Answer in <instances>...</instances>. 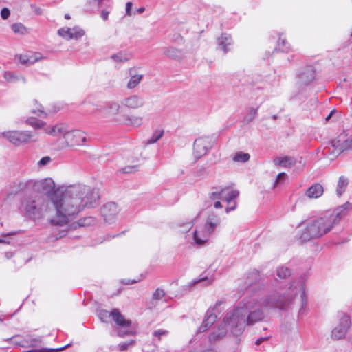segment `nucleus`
<instances>
[{"instance_id":"f257e3e1","label":"nucleus","mask_w":352,"mask_h":352,"mask_svg":"<svg viewBox=\"0 0 352 352\" xmlns=\"http://www.w3.org/2000/svg\"><path fill=\"white\" fill-rule=\"evenodd\" d=\"M54 188L51 178L16 180L7 197L22 192L19 210L34 220L47 217L54 226L67 224L86 208L94 207L100 197L96 188L81 183L54 191Z\"/></svg>"},{"instance_id":"f03ea898","label":"nucleus","mask_w":352,"mask_h":352,"mask_svg":"<svg viewBox=\"0 0 352 352\" xmlns=\"http://www.w3.org/2000/svg\"><path fill=\"white\" fill-rule=\"evenodd\" d=\"M300 294L302 309L306 305L305 287L301 283L292 284L283 295L274 293L264 297L257 292L245 297L232 311L228 312L217 331L210 336V341H217L228 333L240 336L248 325H252L264 318V309L287 307Z\"/></svg>"},{"instance_id":"7ed1b4c3","label":"nucleus","mask_w":352,"mask_h":352,"mask_svg":"<svg viewBox=\"0 0 352 352\" xmlns=\"http://www.w3.org/2000/svg\"><path fill=\"white\" fill-rule=\"evenodd\" d=\"M351 208L352 204L346 202L336 208L322 212L315 219L305 223L304 228L299 230V239L305 242L322 237L338 226Z\"/></svg>"},{"instance_id":"20e7f679","label":"nucleus","mask_w":352,"mask_h":352,"mask_svg":"<svg viewBox=\"0 0 352 352\" xmlns=\"http://www.w3.org/2000/svg\"><path fill=\"white\" fill-rule=\"evenodd\" d=\"M239 195L237 190L228 187H215L213 188L208 194V202L216 209L222 208L223 206L220 200L225 201L228 206L226 208V212L229 213L236 208L235 199Z\"/></svg>"},{"instance_id":"39448f33","label":"nucleus","mask_w":352,"mask_h":352,"mask_svg":"<svg viewBox=\"0 0 352 352\" xmlns=\"http://www.w3.org/2000/svg\"><path fill=\"white\" fill-rule=\"evenodd\" d=\"M0 138H4L13 146L19 147L38 142V134L29 130H8L0 132Z\"/></svg>"},{"instance_id":"423d86ee","label":"nucleus","mask_w":352,"mask_h":352,"mask_svg":"<svg viewBox=\"0 0 352 352\" xmlns=\"http://www.w3.org/2000/svg\"><path fill=\"white\" fill-rule=\"evenodd\" d=\"M98 317L103 322H107L110 317H112L118 325L117 331L120 336H124L133 332L131 322L126 320L118 309H113L111 312L101 310L98 312Z\"/></svg>"},{"instance_id":"0eeeda50","label":"nucleus","mask_w":352,"mask_h":352,"mask_svg":"<svg viewBox=\"0 0 352 352\" xmlns=\"http://www.w3.org/2000/svg\"><path fill=\"white\" fill-rule=\"evenodd\" d=\"M352 149V135L348 139H344L343 135H340L336 140L329 142L324 148V153L330 159L338 157L344 151Z\"/></svg>"},{"instance_id":"6e6552de","label":"nucleus","mask_w":352,"mask_h":352,"mask_svg":"<svg viewBox=\"0 0 352 352\" xmlns=\"http://www.w3.org/2000/svg\"><path fill=\"white\" fill-rule=\"evenodd\" d=\"M121 109L119 102L110 101L98 108L97 111L101 118L111 122L122 124V120L119 116Z\"/></svg>"},{"instance_id":"1a4fd4ad","label":"nucleus","mask_w":352,"mask_h":352,"mask_svg":"<svg viewBox=\"0 0 352 352\" xmlns=\"http://www.w3.org/2000/svg\"><path fill=\"white\" fill-rule=\"evenodd\" d=\"M87 141V135L80 130L68 129L64 140L60 141V148L82 146Z\"/></svg>"},{"instance_id":"9d476101","label":"nucleus","mask_w":352,"mask_h":352,"mask_svg":"<svg viewBox=\"0 0 352 352\" xmlns=\"http://www.w3.org/2000/svg\"><path fill=\"white\" fill-rule=\"evenodd\" d=\"M351 325L349 316L346 314H341L338 320L331 331V338L333 340H341L346 337Z\"/></svg>"},{"instance_id":"9b49d317","label":"nucleus","mask_w":352,"mask_h":352,"mask_svg":"<svg viewBox=\"0 0 352 352\" xmlns=\"http://www.w3.org/2000/svg\"><path fill=\"white\" fill-rule=\"evenodd\" d=\"M210 236L211 235L202 226L197 227L192 233L185 234L184 238L193 246L201 247L206 244Z\"/></svg>"},{"instance_id":"f8f14e48","label":"nucleus","mask_w":352,"mask_h":352,"mask_svg":"<svg viewBox=\"0 0 352 352\" xmlns=\"http://www.w3.org/2000/svg\"><path fill=\"white\" fill-rule=\"evenodd\" d=\"M120 211V208L116 203L109 202L102 207L101 214L107 223L111 224L115 222Z\"/></svg>"},{"instance_id":"ddd939ff","label":"nucleus","mask_w":352,"mask_h":352,"mask_svg":"<svg viewBox=\"0 0 352 352\" xmlns=\"http://www.w3.org/2000/svg\"><path fill=\"white\" fill-rule=\"evenodd\" d=\"M58 34L65 40H78L85 34V31L78 25L73 28L63 27L58 30Z\"/></svg>"},{"instance_id":"4468645a","label":"nucleus","mask_w":352,"mask_h":352,"mask_svg":"<svg viewBox=\"0 0 352 352\" xmlns=\"http://www.w3.org/2000/svg\"><path fill=\"white\" fill-rule=\"evenodd\" d=\"M212 147L211 140L208 137H201L194 142V153L196 157L199 158L206 155Z\"/></svg>"},{"instance_id":"2eb2a0df","label":"nucleus","mask_w":352,"mask_h":352,"mask_svg":"<svg viewBox=\"0 0 352 352\" xmlns=\"http://www.w3.org/2000/svg\"><path fill=\"white\" fill-rule=\"evenodd\" d=\"M222 304V301H218L216 302L215 306L212 309L207 311L204 320L198 329L199 333L206 331L215 322L217 318L215 310L217 309V308Z\"/></svg>"},{"instance_id":"dca6fc26","label":"nucleus","mask_w":352,"mask_h":352,"mask_svg":"<svg viewBox=\"0 0 352 352\" xmlns=\"http://www.w3.org/2000/svg\"><path fill=\"white\" fill-rule=\"evenodd\" d=\"M68 131L67 126L64 123H58L55 125L49 126L45 128V133L47 135L62 138L59 140V147L60 148V141L64 140L65 134Z\"/></svg>"},{"instance_id":"f3484780","label":"nucleus","mask_w":352,"mask_h":352,"mask_svg":"<svg viewBox=\"0 0 352 352\" xmlns=\"http://www.w3.org/2000/svg\"><path fill=\"white\" fill-rule=\"evenodd\" d=\"M20 63L25 65H32L36 62L45 59V56L40 52H28L16 56Z\"/></svg>"},{"instance_id":"a211bd4d","label":"nucleus","mask_w":352,"mask_h":352,"mask_svg":"<svg viewBox=\"0 0 352 352\" xmlns=\"http://www.w3.org/2000/svg\"><path fill=\"white\" fill-rule=\"evenodd\" d=\"M144 104V99L137 95L126 97L122 101V104L128 109H138L143 107Z\"/></svg>"},{"instance_id":"6ab92c4d","label":"nucleus","mask_w":352,"mask_h":352,"mask_svg":"<svg viewBox=\"0 0 352 352\" xmlns=\"http://www.w3.org/2000/svg\"><path fill=\"white\" fill-rule=\"evenodd\" d=\"M220 224V217L217 214L212 213L208 216L206 223L203 226L206 228L208 232L212 235Z\"/></svg>"},{"instance_id":"aec40b11","label":"nucleus","mask_w":352,"mask_h":352,"mask_svg":"<svg viewBox=\"0 0 352 352\" xmlns=\"http://www.w3.org/2000/svg\"><path fill=\"white\" fill-rule=\"evenodd\" d=\"M323 192V186L318 183H316L307 189L305 195L308 199H313L320 197Z\"/></svg>"},{"instance_id":"412c9836","label":"nucleus","mask_w":352,"mask_h":352,"mask_svg":"<svg viewBox=\"0 0 352 352\" xmlns=\"http://www.w3.org/2000/svg\"><path fill=\"white\" fill-rule=\"evenodd\" d=\"M130 78L127 82L128 89H133L136 87L141 82L143 74H140L135 68H131L129 71Z\"/></svg>"},{"instance_id":"4be33fe9","label":"nucleus","mask_w":352,"mask_h":352,"mask_svg":"<svg viewBox=\"0 0 352 352\" xmlns=\"http://www.w3.org/2000/svg\"><path fill=\"white\" fill-rule=\"evenodd\" d=\"M217 45L224 52H227L230 50V47L232 45L231 36L228 34H222L217 38Z\"/></svg>"},{"instance_id":"5701e85b","label":"nucleus","mask_w":352,"mask_h":352,"mask_svg":"<svg viewBox=\"0 0 352 352\" xmlns=\"http://www.w3.org/2000/svg\"><path fill=\"white\" fill-rule=\"evenodd\" d=\"M273 161L275 165L280 166L283 168H291L296 163V160L294 157L289 156L276 157Z\"/></svg>"},{"instance_id":"b1692460","label":"nucleus","mask_w":352,"mask_h":352,"mask_svg":"<svg viewBox=\"0 0 352 352\" xmlns=\"http://www.w3.org/2000/svg\"><path fill=\"white\" fill-rule=\"evenodd\" d=\"M164 54L177 60H180L183 58L182 51L174 47H168L164 48Z\"/></svg>"},{"instance_id":"393cba45","label":"nucleus","mask_w":352,"mask_h":352,"mask_svg":"<svg viewBox=\"0 0 352 352\" xmlns=\"http://www.w3.org/2000/svg\"><path fill=\"white\" fill-rule=\"evenodd\" d=\"M302 83H309L315 78V71L312 67H308L299 76Z\"/></svg>"},{"instance_id":"a878e982","label":"nucleus","mask_w":352,"mask_h":352,"mask_svg":"<svg viewBox=\"0 0 352 352\" xmlns=\"http://www.w3.org/2000/svg\"><path fill=\"white\" fill-rule=\"evenodd\" d=\"M125 123L127 125L138 127L143 123V118L136 115L126 116L124 120H122V123Z\"/></svg>"},{"instance_id":"bb28decb","label":"nucleus","mask_w":352,"mask_h":352,"mask_svg":"<svg viewBox=\"0 0 352 352\" xmlns=\"http://www.w3.org/2000/svg\"><path fill=\"white\" fill-rule=\"evenodd\" d=\"M110 58L116 63H124L131 59V55L126 51H120L112 54Z\"/></svg>"},{"instance_id":"cd10ccee","label":"nucleus","mask_w":352,"mask_h":352,"mask_svg":"<svg viewBox=\"0 0 352 352\" xmlns=\"http://www.w3.org/2000/svg\"><path fill=\"white\" fill-rule=\"evenodd\" d=\"M4 78L10 82H22L23 83L26 82V79L24 76L21 75H17L14 72H6L4 73Z\"/></svg>"},{"instance_id":"c85d7f7f","label":"nucleus","mask_w":352,"mask_h":352,"mask_svg":"<svg viewBox=\"0 0 352 352\" xmlns=\"http://www.w3.org/2000/svg\"><path fill=\"white\" fill-rule=\"evenodd\" d=\"M11 30L12 32L19 35H26L29 34L30 31L28 28H26L21 23H15L11 25Z\"/></svg>"},{"instance_id":"c756f323","label":"nucleus","mask_w":352,"mask_h":352,"mask_svg":"<svg viewBox=\"0 0 352 352\" xmlns=\"http://www.w3.org/2000/svg\"><path fill=\"white\" fill-rule=\"evenodd\" d=\"M348 184V179L346 177L341 176L339 178L336 188V194L338 196H341L345 192Z\"/></svg>"},{"instance_id":"7c9ffc66","label":"nucleus","mask_w":352,"mask_h":352,"mask_svg":"<svg viewBox=\"0 0 352 352\" xmlns=\"http://www.w3.org/2000/svg\"><path fill=\"white\" fill-rule=\"evenodd\" d=\"M193 226V221H180L177 224V228L181 233L190 234L189 231Z\"/></svg>"},{"instance_id":"2f4dec72","label":"nucleus","mask_w":352,"mask_h":352,"mask_svg":"<svg viewBox=\"0 0 352 352\" xmlns=\"http://www.w3.org/2000/svg\"><path fill=\"white\" fill-rule=\"evenodd\" d=\"M25 122L34 129H41L46 126V123L44 121L36 118H28Z\"/></svg>"},{"instance_id":"473e14b6","label":"nucleus","mask_w":352,"mask_h":352,"mask_svg":"<svg viewBox=\"0 0 352 352\" xmlns=\"http://www.w3.org/2000/svg\"><path fill=\"white\" fill-rule=\"evenodd\" d=\"M291 274L290 269L285 266H280L276 270V275L280 278H287Z\"/></svg>"},{"instance_id":"72a5a7b5","label":"nucleus","mask_w":352,"mask_h":352,"mask_svg":"<svg viewBox=\"0 0 352 352\" xmlns=\"http://www.w3.org/2000/svg\"><path fill=\"white\" fill-rule=\"evenodd\" d=\"M250 155L247 153L237 152L232 157L233 161L236 162H246L249 161Z\"/></svg>"},{"instance_id":"f704fd0d","label":"nucleus","mask_w":352,"mask_h":352,"mask_svg":"<svg viewBox=\"0 0 352 352\" xmlns=\"http://www.w3.org/2000/svg\"><path fill=\"white\" fill-rule=\"evenodd\" d=\"M164 135V130L157 129L154 131L151 138L147 140V144H154L162 138Z\"/></svg>"},{"instance_id":"c9c22d12","label":"nucleus","mask_w":352,"mask_h":352,"mask_svg":"<svg viewBox=\"0 0 352 352\" xmlns=\"http://www.w3.org/2000/svg\"><path fill=\"white\" fill-rule=\"evenodd\" d=\"M96 223V219L92 217H87L80 219L77 222V224L80 227L89 226L94 225Z\"/></svg>"},{"instance_id":"e433bc0d","label":"nucleus","mask_w":352,"mask_h":352,"mask_svg":"<svg viewBox=\"0 0 352 352\" xmlns=\"http://www.w3.org/2000/svg\"><path fill=\"white\" fill-rule=\"evenodd\" d=\"M257 108L251 107L248 109L245 120L248 122L252 121L257 114Z\"/></svg>"},{"instance_id":"4c0bfd02","label":"nucleus","mask_w":352,"mask_h":352,"mask_svg":"<svg viewBox=\"0 0 352 352\" xmlns=\"http://www.w3.org/2000/svg\"><path fill=\"white\" fill-rule=\"evenodd\" d=\"M168 334V331L164 329H158L153 333V336L157 338L159 340H161L162 337L167 336Z\"/></svg>"},{"instance_id":"58836bf2","label":"nucleus","mask_w":352,"mask_h":352,"mask_svg":"<svg viewBox=\"0 0 352 352\" xmlns=\"http://www.w3.org/2000/svg\"><path fill=\"white\" fill-rule=\"evenodd\" d=\"M278 45L282 51L287 52L289 49L288 43L285 38H279Z\"/></svg>"},{"instance_id":"ea45409f","label":"nucleus","mask_w":352,"mask_h":352,"mask_svg":"<svg viewBox=\"0 0 352 352\" xmlns=\"http://www.w3.org/2000/svg\"><path fill=\"white\" fill-rule=\"evenodd\" d=\"M287 179V175L285 173H280L277 175L276 179L274 182V186L278 184L284 182Z\"/></svg>"},{"instance_id":"a19ab883","label":"nucleus","mask_w":352,"mask_h":352,"mask_svg":"<svg viewBox=\"0 0 352 352\" xmlns=\"http://www.w3.org/2000/svg\"><path fill=\"white\" fill-rule=\"evenodd\" d=\"M51 162V158L49 156L42 157L37 163L38 167H43L47 165Z\"/></svg>"},{"instance_id":"79ce46f5","label":"nucleus","mask_w":352,"mask_h":352,"mask_svg":"<svg viewBox=\"0 0 352 352\" xmlns=\"http://www.w3.org/2000/svg\"><path fill=\"white\" fill-rule=\"evenodd\" d=\"M165 295V292L163 289H157L153 294V298L156 300L162 299Z\"/></svg>"},{"instance_id":"37998d69","label":"nucleus","mask_w":352,"mask_h":352,"mask_svg":"<svg viewBox=\"0 0 352 352\" xmlns=\"http://www.w3.org/2000/svg\"><path fill=\"white\" fill-rule=\"evenodd\" d=\"M36 109H33L31 111L32 113L36 114L38 116H42L45 113L43 107L38 104Z\"/></svg>"},{"instance_id":"c03bdc74","label":"nucleus","mask_w":352,"mask_h":352,"mask_svg":"<svg viewBox=\"0 0 352 352\" xmlns=\"http://www.w3.org/2000/svg\"><path fill=\"white\" fill-rule=\"evenodd\" d=\"M10 14V10L8 8H3L1 12V16L3 19H7Z\"/></svg>"},{"instance_id":"a18cd8bd","label":"nucleus","mask_w":352,"mask_h":352,"mask_svg":"<svg viewBox=\"0 0 352 352\" xmlns=\"http://www.w3.org/2000/svg\"><path fill=\"white\" fill-rule=\"evenodd\" d=\"M133 4L131 2H127L126 3V16H131V8H132Z\"/></svg>"},{"instance_id":"49530a36","label":"nucleus","mask_w":352,"mask_h":352,"mask_svg":"<svg viewBox=\"0 0 352 352\" xmlns=\"http://www.w3.org/2000/svg\"><path fill=\"white\" fill-rule=\"evenodd\" d=\"M109 12L105 10H102L100 13V16L104 21H107L109 17Z\"/></svg>"},{"instance_id":"de8ad7c7","label":"nucleus","mask_w":352,"mask_h":352,"mask_svg":"<svg viewBox=\"0 0 352 352\" xmlns=\"http://www.w3.org/2000/svg\"><path fill=\"white\" fill-rule=\"evenodd\" d=\"M129 344L128 343H122L120 344V349L121 351H124L127 349Z\"/></svg>"},{"instance_id":"09e8293b","label":"nucleus","mask_w":352,"mask_h":352,"mask_svg":"<svg viewBox=\"0 0 352 352\" xmlns=\"http://www.w3.org/2000/svg\"><path fill=\"white\" fill-rule=\"evenodd\" d=\"M206 280H208V283H207L208 285L211 284L212 283V281H213V279H207V278H200L198 280V282H202V281H205Z\"/></svg>"},{"instance_id":"8fccbe9b","label":"nucleus","mask_w":352,"mask_h":352,"mask_svg":"<svg viewBox=\"0 0 352 352\" xmlns=\"http://www.w3.org/2000/svg\"><path fill=\"white\" fill-rule=\"evenodd\" d=\"M265 340V338H259L258 339L256 340V341L255 342V344L256 345H259L261 344L264 340Z\"/></svg>"},{"instance_id":"3c124183","label":"nucleus","mask_w":352,"mask_h":352,"mask_svg":"<svg viewBox=\"0 0 352 352\" xmlns=\"http://www.w3.org/2000/svg\"><path fill=\"white\" fill-rule=\"evenodd\" d=\"M144 11H145V8H144V7H140V8H139L138 9L137 12H138V14H142V13H143Z\"/></svg>"},{"instance_id":"603ef678","label":"nucleus","mask_w":352,"mask_h":352,"mask_svg":"<svg viewBox=\"0 0 352 352\" xmlns=\"http://www.w3.org/2000/svg\"><path fill=\"white\" fill-rule=\"evenodd\" d=\"M102 0H87V2L89 3H93L94 2H98V3H100Z\"/></svg>"},{"instance_id":"864d4df0","label":"nucleus","mask_w":352,"mask_h":352,"mask_svg":"<svg viewBox=\"0 0 352 352\" xmlns=\"http://www.w3.org/2000/svg\"><path fill=\"white\" fill-rule=\"evenodd\" d=\"M334 111H332L329 113V115L326 118V120H327V121H328V120L330 119V118L332 116V115H333V113H334Z\"/></svg>"},{"instance_id":"5fc2aeb1","label":"nucleus","mask_w":352,"mask_h":352,"mask_svg":"<svg viewBox=\"0 0 352 352\" xmlns=\"http://www.w3.org/2000/svg\"><path fill=\"white\" fill-rule=\"evenodd\" d=\"M131 168H124L123 169V171H124V173H130V172H131Z\"/></svg>"},{"instance_id":"6e6d98bb","label":"nucleus","mask_w":352,"mask_h":352,"mask_svg":"<svg viewBox=\"0 0 352 352\" xmlns=\"http://www.w3.org/2000/svg\"><path fill=\"white\" fill-rule=\"evenodd\" d=\"M0 243H9V241H7L3 239H0Z\"/></svg>"},{"instance_id":"4d7b16f0","label":"nucleus","mask_w":352,"mask_h":352,"mask_svg":"<svg viewBox=\"0 0 352 352\" xmlns=\"http://www.w3.org/2000/svg\"><path fill=\"white\" fill-rule=\"evenodd\" d=\"M14 233H6V234H3L2 236H10L11 235H12Z\"/></svg>"},{"instance_id":"13d9d810","label":"nucleus","mask_w":352,"mask_h":352,"mask_svg":"<svg viewBox=\"0 0 352 352\" xmlns=\"http://www.w3.org/2000/svg\"><path fill=\"white\" fill-rule=\"evenodd\" d=\"M36 13L38 14H41L42 13L41 10L40 8L36 10Z\"/></svg>"},{"instance_id":"bf43d9fd","label":"nucleus","mask_w":352,"mask_h":352,"mask_svg":"<svg viewBox=\"0 0 352 352\" xmlns=\"http://www.w3.org/2000/svg\"><path fill=\"white\" fill-rule=\"evenodd\" d=\"M65 18L66 19H70L71 16H70V15L69 14H65Z\"/></svg>"},{"instance_id":"052dcab7","label":"nucleus","mask_w":352,"mask_h":352,"mask_svg":"<svg viewBox=\"0 0 352 352\" xmlns=\"http://www.w3.org/2000/svg\"><path fill=\"white\" fill-rule=\"evenodd\" d=\"M136 282H137V280H129V281L127 282V283L133 284V283H136Z\"/></svg>"},{"instance_id":"680f3d73","label":"nucleus","mask_w":352,"mask_h":352,"mask_svg":"<svg viewBox=\"0 0 352 352\" xmlns=\"http://www.w3.org/2000/svg\"><path fill=\"white\" fill-rule=\"evenodd\" d=\"M351 36H352V32H351Z\"/></svg>"}]
</instances>
